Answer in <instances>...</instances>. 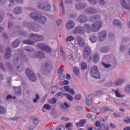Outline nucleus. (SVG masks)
<instances>
[{"mask_svg":"<svg viewBox=\"0 0 130 130\" xmlns=\"http://www.w3.org/2000/svg\"><path fill=\"white\" fill-rule=\"evenodd\" d=\"M70 107V106L69 105V104L68 103L65 102L63 104H62L60 106V108L63 110V111H69V110L68 109Z\"/></svg>","mask_w":130,"mask_h":130,"instance_id":"aec40b11","label":"nucleus"},{"mask_svg":"<svg viewBox=\"0 0 130 130\" xmlns=\"http://www.w3.org/2000/svg\"><path fill=\"white\" fill-rule=\"evenodd\" d=\"M56 101L57 100L55 98H52L50 99L49 103H50V104H54V103H56Z\"/></svg>","mask_w":130,"mask_h":130,"instance_id":"de8ad7c7","label":"nucleus"},{"mask_svg":"<svg viewBox=\"0 0 130 130\" xmlns=\"http://www.w3.org/2000/svg\"><path fill=\"white\" fill-rule=\"evenodd\" d=\"M6 112V109L3 107L0 106V114H4Z\"/></svg>","mask_w":130,"mask_h":130,"instance_id":"37998d69","label":"nucleus"},{"mask_svg":"<svg viewBox=\"0 0 130 130\" xmlns=\"http://www.w3.org/2000/svg\"><path fill=\"white\" fill-rule=\"evenodd\" d=\"M63 95H65V97L67 98V99H68L69 101H73L74 98L72 96V95L69 93H63Z\"/></svg>","mask_w":130,"mask_h":130,"instance_id":"7c9ffc66","label":"nucleus"},{"mask_svg":"<svg viewBox=\"0 0 130 130\" xmlns=\"http://www.w3.org/2000/svg\"><path fill=\"white\" fill-rule=\"evenodd\" d=\"M75 27V22L73 20H70L66 23L67 30H72Z\"/></svg>","mask_w":130,"mask_h":130,"instance_id":"2eb2a0df","label":"nucleus"},{"mask_svg":"<svg viewBox=\"0 0 130 130\" xmlns=\"http://www.w3.org/2000/svg\"><path fill=\"white\" fill-rule=\"evenodd\" d=\"M107 36V31L106 30H103L99 32V38L100 41H104L105 39H106Z\"/></svg>","mask_w":130,"mask_h":130,"instance_id":"ddd939ff","label":"nucleus"},{"mask_svg":"<svg viewBox=\"0 0 130 130\" xmlns=\"http://www.w3.org/2000/svg\"><path fill=\"white\" fill-rule=\"evenodd\" d=\"M70 94H72V95H75L76 93L75 92V90H74V89H69V91H68Z\"/></svg>","mask_w":130,"mask_h":130,"instance_id":"052dcab7","label":"nucleus"},{"mask_svg":"<svg viewBox=\"0 0 130 130\" xmlns=\"http://www.w3.org/2000/svg\"><path fill=\"white\" fill-rule=\"evenodd\" d=\"M113 85V83L112 82V81H109L106 83L105 86H106L107 87H112Z\"/></svg>","mask_w":130,"mask_h":130,"instance_id":"a18cd8bd","label":"nucleus"},{"mask_svg":"<svg viewBox=\"0 0 130 130\" xmlns=\"http://www.w3.org/2000/svg\"><path fill=\"white\" fill-rule=\"evenodd\" d=\"M37 46L38 47H39V48H40V49L44 50V51H46V52H48L49 53H50L52 51L51 48H50L49 46H47L44 44L39 43L38 44Z\"/></svg>","mask_w":130,"mask_h":130,"instance_id":"6e6552de","label":"nucleus"},{"mask_svg":"<svg viewBox=\"0 0 130 130\" xmlns=\"http://www.w3.org/2000/svg\"><path fill=\"white\" fill-rule=\"evenodd\" d=\"M51 9V7L50 6V5H47L46 6L45 5V9H44V10H45V11H50Z\"/></svg>","mask_w":130,"mask_h":130,"instance_id":"3c124183","label":"nucleus"},{"mask_svg":"<svg viewBox=\"0 0 130 130\" xmlns=\"http://www.w3.org/2000/svg\"><path fill=\"white\" fill-rule=\"evenodd\" d=\"M36 7L38 9H40L41 10H44L45 9V3L42 1H39L36 4Z\"/></svg>","mask_w":130,"mask_h":130,"instance_id":"f3484780","label":"nucleus"},{"mask_svg":"<svg viewBox=\"0 0 130 130\" xmlns=\"http://www.w3.org/2000/svg\"><path fill=\"white\" fill-rule=\"evenodd\" d=\"M108 110H110V109L107 107H103L101 109L100 112L102 113H104L105 112H106V111H108Z\"/></svg>","mask_w":130,"mask_h":130,"instance_id":"58836bf2","label":"nucleus"},{"mask_svg":"<svg viewBox=\"0 0 130 130\" xmlns=\"http://www.w3.org/2000/svg\"><path fill=\"white\" fill-rule=\"evenodd\" d=\"M102 21H99L92 23L91 27L89 24H85L84 28L87 33H90L91 31H92V32H98L99 29L102 27Z\"/></svg>","mask_w":130,"mask_h":130,"instance_id":"f257e3e1","label":"nucleus"},{"mask_svg":"<svg viewBox=\"0 0 130 130\" xmlns=\"http://www.w3.org/2000/svg\"><path fill=\"white\" fill-rule=\"evenodd\" d=\"M29 17L34 20V21L38 22V23H40V24L42 25H45V23H46V21H47L46 17L40 13L36 12H31L29 14Z\"/></svg>","mask_w":130,"mask_h":130,"instance_id":"f03ea898","label":"nucleus"},{"mask_svg":"<svg viewBox=\"0 0 130 130\" xmlns=\"http://www.w3.org/2000/svg\"><path fill=\"white\" fill-rule=\"evenodd\" d=\"M88 2L91 5H96L97 4V0H88Z\"/></svg>","mask_w":130,"mask_h":130,"instance_id":"6e6d98bb","label":"nucleus"},{"mask_svg":"<svg viewBox=\"0 0 130 130\" xmlns=\"http://www.w3.org/2000/svg\"><path fill=\"white\" fill-rule=\"evenodd\" d=\"M22 25L24 27H27L29 30L34 31V32H39V30H40L39 25H37L35 22H27L24 21L22 23Z\"/></svg>","mask_w":130,"mask_h":130,"instance_id":"20e7f679","label":"nucleus"},{"mask_svg":"<svg viewBox=\"0 0 130 130\" xmlns=\"http://www.w3.org/2000/svg\"><path fill=\"white\" fill-rule=\"evenodd\" d=\"M64 89L66 91V92H68V91L69 92V91L70 90V89L71 88H70V86H64Z\"/></svg>","mask_w":130,"mask_h":130,"instance_id":"69168bd1","label":"nucleus"},{"mask_svg":"<svg viewBox=\"0 0 130 130\" xmlns=\"http://www.w3.org/2000/svg\"><path fill=\"white\" fill-rule=\"evenodd\" d=\"M87 7V5L84 3H77L75 5V8L77 10H83Z\"/></svg>","mask_w":130,"mask_h":130,"instance_id":"6ab92c4d","label":"nucleus"},{"mask_svg":"<svg viewBox=\"0 0 130 130\" xmlns=\"http://www.w3.org/2000/svg\"><path fill=\"white\" fill-rule=\"evenodd\" d=\"M113 24L115 26H121V22L118 19H115L113 21Z\"/></svg>","mask_w":130,"mask_h":130,"instance_id":"c756f323","label":"nucleus"},{"mask_svg":"<svg viewBox=\"0 0 130 130\" xmlns=\"http://www.w3.org/2000/svg\"><path fill=\"white\" fill-rule=\"evenodd\" d=\"M78 21L80 22V23H86L87 22V17L85 15H80L78 18Z\"/></svg>","mask_w":130,"mask_h":130,"instance_id":"412c9836","label":"nucleus"},{"mask_svg":"<svg viewBox=\"0 0 130 130\" xmlns=\"http://www.w3.org/2000/svg\"><path fill=\"white\" fill-rule=\"evenodd\" d=\"M126 82V80L124 78H118L116 79L114 82L115 86H121Z\"/></svg>","mask_w":130,"mask_h":130,"instance_id":"f8f14e48","label":"nucleus"},{"mask_svg":"<svg viewBox=\"0 0 130 130\" xmlns=\"http://www.w3.org/2000/svg\"><path fill=\"white\" fill-rule=\"evenodd\" d=\"M124 122H125L126 123H130L129 117H127L125 119H124Z\"/></svg>","mask_w":130,"mask_h":130,"instance_id":"4d7b16f0","label":"nucleus"},{"mask_svg":"<svg viewBox=\"0 0 130 130\" xmlns=\"http://www.w3.org/2000/svg\"><path fill=\"white\" fill-rule=\"evenodd\" d=\"M72 126V123H67L66 124V128H69V127H71Z\"/></svg>","mask_w":130,"mask_h":130,"instance_id":"0e129e2a","label":"nucleus"},{"mask_svg":"<svg viewBox=\"0 0 130 130\" xmlns=\"http://www.w3.org/2000/svg\"><path fill=\"white\" fill-rule=\"evenodd\" d=\"M114 92L116 97H119V98L123 97V95H121L119 92V91H118V89H117L116 90H114Z\"/></svg>","mask_w":130,"mask_h":130,"instance_id":"473e14b6","label":"nucleus"},{"mask_svg":"<svg viewBox=\"0 0 130 130\" xmlns=\"http://www.w3.org/2000/svg\"><path fill=\"white\" fill-rule=\"evenodd\" d=\"M62 22V20L61 19H59L57 21V25L60 26L61 25V23Z\"/></svg>","mask_w":130,"mask_h":130,"instance_id":"bf43d9fd","label":"nucleus"},{"mask_svg":"<svg viewBox=\"0 0 130 130\" xmlns=\"http://www.w3.org/2000/svg\"><path fill=\"white\" fill-rule=\"evenodd\" d=\"M87 12L89 13V14H95L96 11V9L93 8H89L87 10Z\"/></svg>","mask_w":130,"mask_h":130,"instance_id":"4c0bfd02","label":"nucleus"},{"mask_svg":"<svg viewBox=\"0 0 130 130\" xmlns=\"http://www.w3.org/2000/svg\"><path fill=\"white\" fill-rule=\"evenodd\" d=\"M44 108H45V109H47V110H49V109L51 108V107L50 106V105L46 104H45L43 106V111Z\"/></svg>","mask_w":130,"mask_h":130,"instance_id":"c03bdc74","label":"nucleus"},{"mask_svg":"<svg viewBox=\"0 0 130 130\" xmlns=\"http://www.w3.org/2000/svg\"><path fill=\"white\" fill-rule=\"evenodd\" d=\"M52 69H53V66L51 63L47 62L44 63V66L41 69V71L43 72V74H48V73H49V70H52Z\"/></svg>","mask_w":130,"mask_h":130,"instance_id":"423d86ee","label":"nucleus"},{"mask_svg":"<svg viewBox=\"0 0 130 130\" xmlns=\"http://www.w3.org/2000/svg\"><path fill=\"white\" fill-rule=\"evenodd\" d=\"M125 92L129 94L130 93V84L126 85L124 87Z\"/></svg>","mask_w":130,"mask_h":130,"instance_id":"e433bc0d","label":"nucleus"},{"mask_svg":"<svg viewBox=\"0 0 130 130\" xmlns=\"http://www.w3.org/2000/svg\"><path fill=\"white\" fill-rule=\"evenodd\" d=\"M99 3L100 5H102V6H104V5H105V2L104 0H99Z\"/></svg>","mask_w":130,"mask_h":130,"instance_id":"e2e57ef3","label":"nucleus"},{"mask_svg":"<svg viewBox=\"0 0 130 130\" xmlns=\"http://www.w3.org/2000/svg\"><path fill=\"white\" fill-rule=\"evenodd\" d=\"M89 40L91 43H95L97 41L98 39L95 36H90L89 37Z\"/></svg>","mask_w":130,"mask_h":130,"instance_id":"c85d7f7f","label":"nucleus"},{"mask_svg":"<svg viewBox=\"0 0 130 130\" xmlns=\"http://www.w3.org/2000/svg\"><path fill=\"white\" fill-rule=\"evenodd\" d=\"M36 96V98L33 100L34 103H36V102H37V101L39 100V98H40L39 94H37Z\"/></svg>","mask_w":130,"mask_h":130,"instance_id":"603ef678","label":"nucleus"},{"mask_svg":"<svg viewBox=\"0 0 130 130\" xmlns=\"http://www.w3.org/2000/svg\"><path fill=\"white\" fill-rule=\"evenodd\" d=\"M93 101V95L92 94H89L86 96V102L87 105L90 106L92 104Z\"/></svg>","mask_w":130,"mask_h":130,"instance_id":"a211bd4d","label":"nucleus"},{"mask_svg":"<svg viewBox=\"0 0 130 130\" xmlns=\"http://www.w3.org/2000/svg\"><path fill=\"white\" fill-rule=\"evenodd\" d=\"M73 72L75 76H79L80 74V69H79V67L75 66L73 68Z\"/></svg>","mask_w":130,"mask_h":130,"instance_id":"cd10ccee","label":"nucleus"},{"mask_svg":"<svg viewBox=\"0 0 130 130\" xmlns=\"http://www.w3.org/2000/svg\"><path fill=\"white\" fill-rule=\"evenodd\" d=\"M69 84H70V82L68 80H64L60 83V86H64V85H69Z\"/></svg>","mask_w":130,"mask_h":130,"instance_id":"ea45409f","label":"nucleus"},{"mask_svg":"<svg viewBox=\"0 0 130 130\" xmlns=\"http://www.w3.org/2000/svg\"><path fill=\"white\" fill-rule=\"evenodd\" d=\"M64 77H65L64 74H62L60 75L59 79L61 80H63L64 79Z\"/></svg>","mask_w":130,"mask_h":130,"instance_id":"774afa93","label":"nucleus"},{"mask_svg":"<svg viewBox=\"0 0 130 130\" xmlns=\"http://www.w3.org/2000/svg\"><path fill=\"white\" fill-rule=\"evenodd\" d=\"M20 44V41L19 40H16L12 43V46L13 47H18Z\"/></svg>","mask_w":130,"mask_h":130,"instance_id":"2f4dec72","label":"nucleus"},{"mask_svg":"<svg viewBox=\"0 0 130 130\" xmlns=\"http://www.w3.org/2000/svg\"><path fill=\"white\" fill-rule=\"evenodd\" d=\"M121 5L123 8H124V7H125L127 4L126 3L125 0H121Z\"/></svg>","mask_w":130,"mask_h":130,"instance_id":"49530a36","label":"nucleus"},{"mask_svg":"<svg viewBox=\"0 0 130 130\" xmlns=\"http://www.w3.org/2000/svg\"><path fill=\"white\" fill-rule=\"evenodd\" d=\"M76 41L80 47H84V46H85V41H84V38L81 37V36H77Z\"/></svg>","mask_w":130,"mask_h":130,"instance_id":"9b49d317","label":"nucleus"},{"mask_svg":"<svg viewBox=\"0 0 130 130\" xmlns=\"http://www.w3.org/2000/svg\"><path fill=\"white\" fill-rule=\"evenodd\" d=\"M14 90L17 95H18V94H19V95L22 94V91H21V88L20 87H15L14 88Z\"/></svg>","mask_w":130,"mask_h":130,"instance_id":"f704fd0d","label":"nucleus"},{"mask_svg":"<svg viewBox=\"0 0 130 130\" xmlns=\"http://www.w3.org/2000/svg\"><path fill=\"white\" fill-rule=\"evenodd\" d=\"M102 64H103V66L106 68V69H108L109 68H110V67H111V65L109 64H106L104 62H102Z\"/></svg>","mask_w":130,"mask_h":130,"instance_id":"5fc2aeb1","label":"nucleus"},{"mask_svg":"<svg viewBox=\"0 0 130 130\" xmlns=\"http://www.w3.org/2000/svg\"><path fill=\"white\" fill-rule=\"evenodd\" d=\"M85 123H86V120L82 119L79 122L76 123V125L77 126V127H80V126H84V125H85Z\"/></svg>","mask_w":130,"mask_h":130,"instance_id":"5701e85b","label":"nucleus"},{"mask_svg":"<svg viewBox=\"0 0 130 130\" xmlns=\"http://www.w3.org/2000/svg\"><path fill=\"white\" fill-rule=\"evenodd\" d=\"M32 55L30 56L31 58H43L45 56L43 52H35V53H31Z\"/></svg>","mask_w":130,"mask_h":130,"instance_id":"9d476101","label":"nucleus"},{"mask_svg":"<svg viewBox=\"0 0 130 130\" xmlns=\"http://www.w3.org/2000/svg\"><path fill=\"white\" fill-rule=\"evenodd\" d=\"M25 60V57L18 56L17 58V59H15L13 61L14 66H17V64H20L21 63V61H23Z\"/></svg>","mask_w":130,"mask_h":130,"instance_id":"dca6fc26","label":"nucleus"},{"mask_svg":"<svg viewBox=\"0 0 130 130\" xmlns=\"http://www.w3.org/2000/svg\"><path fill=\"white\" fill-rule=\"evenodd\" d=\"M91 53V49L88 47L85 46L84 47V50L83 52V57L84 58H87L90 55Z\"/></svg>","mask_w":130,"mask_h":130,"instance_id":"4468645a","label":"nucleus"},{"mask_svg":"<svg viewBox=\"0 0 130 130\" xmlns=\"http://www.w3.org/2000/svg\"><path fill=\"white\" fill-rule=\"evenodd\" d=\"M104 93H105L104 90H98L95 92V95L98 96V95H102V94H104Z\"/></svg>","mask_w":130,"mask_h":130,"instance_id":"79ce46f5","label":"nucleus"},{"mask_svg":"<svg viewBox=\"0 0 130 130\" xmlns=\"http://www.w3.org/2000/svg\"><path fill=\"white\" fill-rule=\"evenodd\" d=\"M26 74L27 77L29 78L30 81H32V82H35L36 81H37L36 75L33 73V72L30 69H26Z\"/></svg>","mask_w":130,"mask_h":130,"instance_id":"0eeeda50","label":"nucleus"},{"mask_svg":"<svg viewBox=\"0 0 130 130\" xmlns=\"http://www.w3.org/2000/svg\"><path fill=\"white\" fill-rule=\"evenodd\" d=\"M25 50L26 51H29V52H30V54H28V56H30V57H31L32 53H33V52H32V51H33V48L30 46H26L25 47Z\"/></svg>","mask_w":130,"mask_h":130,"instance_id":"bb28decb","label":"nucleus"},{"mask_svg":"<svg viewBox=\"0 0 130 130\" xmlns=\"http://www.w3.org/2000/svg\"><path fill=\"white\" fill-rule=\"evenodd\" d=\"M14 12L16 15H19V14L22 13L23 9L20 7H16L14 9Z\"/></svg>","mask_w":130,"mask_h":130,"instance_id":"393cba45","label":"nucleus"},{"mask_svg":"<svg viewBox=\"0 0 130 130\" xmlns=\"http://www.w3.org/2000/svg\"><path fill=\"white\" fill-rule=\"evenodd\" d=\"M81 70L84 71V70H86L87 69V63L85 62H82L81 64Z\"/></svg>","mask_w":130,"mask_h":130,"instance_id":"a19ab883","label":"nucleus"},{"mask_svg":"<svg viewBox=\"0 0 130 130\" xmlns=\"http://www.w3.org/2000/svg\"><path fill=\"white\" fill-rule=\"evenodd\" d=\"M73 34L75 35H77V34H80L81 35H83V34H85V28L83 27V26H79L77 27L73 30Z\"/></svg>","mask_w":130,"mask_h":130,"instance_id":"1a4fd4ad","label":"nucleus"},{"mask_svg":"<svg viewBox=\"0 0 130 130\" xmlns=\"http://www.w3.org/2000/svg\"><path fill=\"white\" fill-rule=\"evenodd\" d=\"M73 40H75V38L72 36H69L66 38L67 42H71L73 41Z\"/></svg>","mask_w":130,"mask_h":130,"instance_id":"72a5a7b5","label":"nucleus"},{"mask_svg":"<svg viewBox=\"0 0 130 130\" xmlns=\"http://www.w3.org/2000/svg\"><path fill=\"white\" fill-rule=\"evenodd\" d=\"M52 116H53V117H57L58 116V114L57 113V112L53 111L52 112Z\"/></svg>","mask_w":130,"mask_h":130,"instance_id":"09e8293b","label":"nucleus"},{"mask_svg":"<svg viewBox=\"0 0 130 130\" xmlns=\"http://www.w3.org/2000/svg\"><path fill=\"white\" fill-rule=\"evenodd\" d=\"M101 17L100 15H96L93 16H91L89 18V20L91 22H94V21H97V20H100Z\"/></svg>","mask_w":130,"mask_h":130,"instance_id":"4be33fe9","label":"nucleus"},{"mask_svg":"<svg viewBox=\"0 0 130 130\" xmlns=\"http://www.w3.org/2000/svg\"><path fill=\"white\" fill-rule=\"evenodd\" d=\"M101 52H103L104 53H105L107 52V48H102L101 49Z\"/></svg>","mask_w":130,"mask_h":130,"instance_id":"13d9d810","label":"nucleus"},{"mask_svg":"<svg viewBox=\"0 0 130 130\" xmlns=\"http://www.w3.org/2000/svg\"><path fill=\"white\" fill-rule=\"evenodd\" d=\"M124 9L126 10H130V4H127L124 7Z\"/></svg>","mask_w":130,"mask_h":130,"instance_id":"338daca9","label":"nucleus"},{"mask_svg":"<svg viewBox=\"0 0 130 130\" xmlns=\"http://www.w3.org/2000/svg\"><path fill=\"white\" fill-rule=\"evenodd\" d=\"M93 61L94 63H96L99 61V54L96 53L93 55Z\"/></svg>","mask_w":130,"mask_h":130,"instance_id":"a878e982","label":"nucleus"},{"mask_svg":"<svg viewBox=\"0 0 130 130\" xmlns=\"http://www.w3.org/2000/svg\"><path fill=\"white\" fill-rule=\"evenodd\" d=\"M43 40V36L38 34H32L30 36L29 40H24L23 43L24 44H29L32 45L36 41H41Z\"/></svg>","mask_w":130,"mask_h":130,"instance_id":"7ed1b4c3","label":"nucleus"},{"mask_svg":"<svg viewBox=\"0 0 130 130\" xmlns=\"http://www.w3.org/2000/svg\"><path fill=\"white\" fill-rule=\"evenodd\" d=\"M34 123L36 125L38 124L39 123V119L37 118H34L33 119Z\"/></svg>","mask_w":130,"mask_h":130,"instance_id":"864d4df0","label":"nucleus"},{"mask_svg":"<svg viewBox=\"0 0 130 130\" xmlns=\"http://www.w3.org/2000/svg\"><path fill=\"white\" fill-rule=\"evenodd\" d=\"M11 48H8L7 49V51L5 54V58L8 59V58H10V57H11Z\"/></svg>","mask_w":130,"mask_h":130,"instance_id":"b1692460","label":"nucleus"},{"mask_svg":"<svg viewBox=\"0 0 130 130\" xmlns=\"http://www.w3.org/2000/svg\"><path fill=\"white\" fill-rule=\"evenodd\" d=\"M90 75L94 79H100L101 75L98 70V67L96 66L92 67L90 69Z\"/></svg>","mask_w":130,"mask_h":130,"instance_id":"39448f33","label":"nucleus"},{"mask_svg":"<svg viewBox=\"0 0 130 130\" xmlns=\"http://www.w3.org/2000/svg\"><path fill=\"white\" fill-rule=\"evenodd\" d=\"M60 96H62V92H58L55 94V96L57 98H58V97H60Z\"/></svg>","mask_w":130,"mask_h":130,"instance_id":"680f3d73","label":"nucleus"},{"mask_svg":"<svg viewBox=\"0 0 130 130\" xmlns=\"http://www.w3.org/2000/svg\"><path fill=\"white\" fill-rule=\"evenodd\" d=\"M82 98V95L80 94H77L75 96V99L76 100H80Z\"/></svg>","mask_w":130,"mask_h":130,"instance_id":"8fccbe9b","label":"nucleus"},{"mask_svg":"<svg viewBox=\"0 0 130 130\" xmlns=\"http://www.w3.org/2000/svg\"><path fill=\"white\" fill-rule=\"evenodd\" d=\"M17 4H19L20 5H23L24 3V1L23 0H15ZM10 4H13L14 3V0H10Z\"/></svg>","mask_w":130,"mask_h":130,"instance_id":"c9c22d12","label":"nucleus"}]
</instances>
